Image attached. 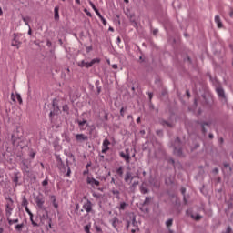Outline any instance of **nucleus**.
I'll use <instances>...</instances> for the list:
<instances>
[{"label": "nucleus", "mask_w": 233, "mask_h": 233, "mask_svg": "<svg viewBox=\"0 0 233 233\" xmlns=\"http://www.w3.org/2000/svg\"><path fill=\"white\" fill-rule=\"evenodd\" d=\"M140 190H141L142 194H147V187H145V184H143L140 187Z\"/></svg>", "instance_id": "7c9ffc66"}, {"label": "nucleus", "mask_w": 233, "mask_h": 233, "mask_svg": "<svg viewBox=\"0 0 233 233\" xmlns=\"http://www.w3.org/2000/svg\"><path fill=\"white\" fill-rule=\"evenodd\" d=\"M16 100L18 101L19 105L23 104V98H21V95L16 94Z\"/></svg>", "instance_id": "c85d7f7f"}, {"label": "nucleus", "mask_w": 233, "mask_h": 233, "mask_svg": "<svg viewBox=\"0 0 233 233\" xmlns=\"http://www.w3.org/2000/svg\"><path fill=\"white\" fill-rule=\"evenodd\" d=\"M21 45V42L17 39H13L11 42V46H17L19 48V46Z\"/></svg>", "instance_id": "6ab92c4d"}, {"label": "nucleus", "mask_w": 233, "mask_h": 233, "mask_svg": "<svg viewBox=\"0 0 233 233\" xmlns=\"http://www.w3.org/2000/svg\"><path fill=\"white\" fill-rule=\"evenodd\" d=\"M22 21H24V23H25V25H26V26H30V24H28V23H30V17L29 16H23L22 17Z\"/></svg>", "instance_id": "aec40b11"}, {"label": "nucleus", "mask_w": 233, "mask_h": 233, "mask_svg": "<svg viewBox=\"0 0 233 233\" xmlns=\"http://www.w3.org/2000/svg\"><path fill=\"white\" fill-rule=\"evenodd\" d=\"M29 216H30V221H31L33 227H39V224H37V222H35V220H34V214L29 215Z\"/></svg>", "instance_id": "b1692460"}, {"label": "nucleus", "mask_w": 233, "mask_h": 233, "mask_svg": "<svg viewBox=\"0 0 233 233\" xmlns=\"http://www.w3.org/2000/svg\"><path fill=\"white\" fill-rule=\"evenodd\" d=\"M35 202L36 203L37 207L43 208V205H45V197L42 195L37 196L35 198Z\"/></svg>", "instance_id": "1a4fd4ad"}, {"label": "nucleus", "mask_w": 233, "mask_h": 233, "mask_svg": "<svg viewBox=\"0 0 233 233\" xmlns=\"http://www.w3.org/2000/svg\"><path fill=\"white\" fill-rule=\"evenodd\" d=\"M76 139L79 143H83V141H88V137L85 134H76Z\"/></svg>", "instance_id": "9b49d317"}, {"label": "nucleus", "mask_w": 233, "mask_h": 233, "mask_svg": "<svg viewBox=\"0 0 233 233\" xmlns=\"http://www.w3.org/2000/svg\"><path fill=\"white\" fill-rule=\"evenodd\" d=\"M78 123V127L80 128V130H86V128H88V122L85 119H78L77 120Z\"/></svg>", "instance_id": "9d476101"}, {"label": "nucleus", "mask_w": 233, "mask_h": 233, "mask_svg": "<svg viewBox=\"0 0 233 233\" xmlns=\"http://www.w3.org/2000/svg\"><path fill=\"white\" fill-rule=\"evenodd\" d=\"M42 185H43V187H46V185H48V180H44L43 182H42Z\"/></svg>", "instance_id": "49530a36"}, {"label": "nucleus", "mask_w": 233, "mask_h": 233, "mask_svg": "<svg viewBox=\"0 0 233 233\" xmlns=\"http://www.w3.org/2000/svg\"><path fill=\"white\" fill-rule=\"evenodd\" d=\"M158 33H159V30L157 29L153 30V35H157Z\"/></svg>", "instance_id": "de8ad7c7"}, {"label": "nucleus", "mask_w": 233, "mask_h": 233, "mask_svg": "<svg viewBox=\"0 0 233 233\" xmlns=\"http://www.w3.org/2000/svg\"><path fill=\"white\" fill-rule=\"evenodd\" d=\"M83 208L87 212V214H90V212H92V202L87 200L86 203L83 205Z\"/></svg>", "instance_id": "f8f14e48"}, {"label": "nucleus", "mask_w": 233, "mask_h": 233, "mask_svg": "<svg viewBox=\"0 0 233 233\" xmlns=\"http://www.w3.org/2000/svg\"><path fill=\"white\" fill-rule=\"evenodd\" d=\"M55 19L56 21L59 19V7H55Z\"/></svg>", "instance_id": "a878e982"}, {"label": "nucleus", "mask_w": 233, "mask_h": 233, "mask_svg": "<svg viewBox=\"0 0 233 233\" xmlns=\"http://www.w3.org/2000/svg\"><path fill=\"white\" fill-rule=\"evenodd\" d=\"M162 127H167L168 128H172L173 127H176V119L174 118H168L167 120H162L161 122Z\"/></svg>", "instance_id": "423d86ee"}, {"label": "nucleus", "mask_w": 233, "mask_h": 233, "mask_svg": "<svg viewBox=\"0 0 233 233\" xmlns=\"http://www.w3.org/2000/svg\"><path fill=\"white\" fill-rule=\"evenodd\" d=\"M139 61H140V63H143L145 61V56H139Z\"/></svg>", "instance_id": "09e8293b"}, {"label": "nucleus", "mask_w": 233, "mask_h": 233, "mask_svg": "<svg viewBox=\"0 0 233 233\" xmlns=\"http://www.w3.org/2000/svg\"><path fill=\"white\" fill-rule=\"evenodd\" d=\"M216 92L219 99H223L227 103V95H225V89L221 86L216 88Z\"/></svg>", "instance_id": "0eeeda50"}, {"label": "nucleus", "mask_w": 233, "mask_h": 233, "mask_svg": "<svg viewBox=\"0 0 233 233\" xmlns=\"http://www.w3.org/2000/svg\"><path fill=\"white\" fill-rule=\"evenodd\" d=\"M94 12L96 14L97 17H102L103 15H101V13H99V10L96 8V9H94Z\"/></svg>", "instance_id": "f704fd0d"}, {"label": "nucleus", "mask_w": 233, "mask_h": 233, "mask_svg": "<svg viewBox=\"0 0 233 233\" xmlns=\"http://www.w3.org/2000/svg\"><path fill=\"white\" fill-rule=\"evenodd\" d=\"M96 63H101V59L95 58V59L91 60V62H86L85 67L90 68V67L94 66V65H96Z\"/></svg>", "instance_id": "ddd939ff"}, {"label": "nucleus", "mask_w": 233, "mask_h": 233, "mask_svg": "<svg viewBox=\"0 0 233 233\" xmlns=\"http://www.w3.org/2000/svg\"><path fill=\"white\" fill-rule=\"evenodd\" d=\"M120 157L126 161V163H130V159L132 157H136V149L131 148V149H126V152H120Z\"/></svg>", "instance_id": "f03ea898"}, {"label": "nucleus", "mask_w": 233, "mask_h": 233, "mask_svg": "<svg viewBox=\"0 0 233 233\" xmlns=\"http://www.w3.org/2000/svg\"><path fill=\"white\" fill-rule=\"evenodd\" d=\"M25 227V224H17L15 228L17 232H21V230H23V228Z\"/></svg>", "instance_id": "5701e85b"}, {"label": "nucleus", "mask_w": 233, "mask_h": 233, "mask_svg": "<svg viewBox=\"0 0 233 233\" xmlns=\"http://www.w3.org/2000/svg\"><path fill=\"white\" fill-rule=\"evenodd\" d=\"M88 3L90 6L93 8V10H96L97 7H96V5L93 4L92 0H88Z\"/></svg>", "instance_id": "72a5a7b5"}, {"label": "nucleus", "mask_w": 233, "mask_h": 233, "mask_svg": "<svg viewBox=\"0 0 233 233\" xmlns=\"http://www.w3.org/2000/svg\"><path fill=\"white\" fill-rule=\"evenodd\" d=\"M50 116H57V113H55L54 111H51Z\"/></svg>", "instance_id": "13d9d810"}, {"label": "nucleus", "mask_w": 233, "mask_h": 233, "mask_svg": "<svg viewBox=\"0 0 233 233\" xmlns=\"http://www.w3.org/2000/svg\"><path fill=\"white\" fill-rule=\"evenodd\" d=\"M183 143L181 142V139H179V137H177L174 143V154L175 156H183V150H181V147H182Z\"/></svg>", "instance_id": "39448f33"}, {"label": "nucleus", "mask_w": 233, "mask_h": 233, "mask_svg": "<svg viewBox=\"0 0 233 233\" xmlns=\"http://www.w3.org/2000/svg\"><path fill=\"white\" fill-rule=\"evenodd\" d=\"M229 17H231V19L233 18V8L232 7L229 8Z\"/></svg>", "instance_id": "58836bf2"}, {"label": "nucleus", "mask_w": 233, "mask_h": 233, "mask_svg": "<svg viewBox=\"0 0 233 233\" xmlns=\"http://www.w3.org/2000/svg\"><path fill=\"white\" fill-rule=\"evenodd\" d=\"M127 228L132 233H136V230H137V221H136V216L134 214L130 215V220L127 222Z\"/></svg>", "instance_id": "7ed1b4c3"}, {"label": "nucleus", "mask_w": 233, "mask_h": 233, "mask_svg": "<svg viewBox=\"0 0 233 233\" xmlns=\"http://www.w3.org/2000/svg\"><path fill=\"white\" fill-rule=\"evenodd\" d=\"M203 134H207V128L210 127V122H200Z\"/></svg>", "instance_id": "f3484780"}, {"label": "nucleus", "mask_w": 233, "mask_h": 233, "mask_svg": "<svg viewBox=\"0 0 233 233\" xmlns=\"http://www.w3.org/2000/svg\"><path fill=\"white\" fill-rule=\"evenodd\" d=\"M29 156H30V157H32V159H34V157H35V153L33 152V153H31Z\"/></svg>", "instance_id": "603ef678"}, {"label": "nucleus", "mask_w": 233, "mask_h": 233, "mask_svg": "<svg viewBox=\"0 0 233 233\" xmlns=\"http://www.w3.org/2000/svg\"><path fill=\"white\" fill-rule=\"evenodd\" d=\"M91 227H92V226H91L90 224L85 226V228H84L85 232H86V233H92V232H90V228H91Z\"/></svg>", "instance_id": "bb28decb"}, {"label": "nucleus", "mask_w": 233, "mask_h": 233, "mask_svg": "<svg viewBox=\"0 0 233 233\" xmlns=\"http://www.w3.org/2000/svg\"><path fill=\"white\" fill-rule=\"evenodd\" d=\"M76 5H81V0H76Z\"/></svg>", "instance_id": "e2e57ef3"}, {"label": "nucleus", "mask_w": 233, "mask_h": 233, "mask_svg": "<svg viewBox=\"0 0 233 233\" xmlns=\"http://www.w3.org/2000/svg\"><path fill=\"white\" fill-rule=\"evenodd\" d=\"M17 181H19V177H15L14 178V182H15V183H17Z\"/></svg>", "instance_id": "4d7b16f0"}, {"label": "nucleus", "mask_w": 233, "mask_h": 233, "mask_svg": "<svg viewBox=\"0 0 233 233\" xmlns=\"http://www.w3.org/2000/svg\"><path fill=\"white\" fill-rule=\"evenodd\" d=\"M110 223L112 225L113 228H115L116 230H117V227L119 225V218H117L116 217L113 218L110 220Z\"/></svg>", "instance_id": "2eb2a0df"}, {"label": "nucleus", "mask_w": 233, "mask_h": 233, "mask_svg": "<svg viewBox=\"0 0 233 233\" xmlns=\"http://www.w3.org/2000/svg\"><path fill=\"white\" fill-rule=\"evenodd\" d=\"M7 221L9 225H13L14 223H19V218L11 219L10 217H7Z\"/></svg>", "instance_id": "4be33fe9"}, {"label": "nucleus", "mask_w": 233, "mask_h": 233, "mask_svg": "<svg viewBox=\"0 0 233 233\" xmlns=\"http://www.w3.org/2000/svg\"><path fill=\"white\" fill-rule=\"evenodd\" d=\"M157 136L163 137V130H157Z\"/></svg>", "instance_id": "4c0bfd02"}, {"label": "nucleus", "mask_w": 233, "mask_h": 233, "mask_svg": "<svg viewBox=\"0 0 233 233\" xmlns=\"http://www.w3.org/2000/svg\"><path fill=\"white\" fill-rule=\"evenodd\" d=\"M124 179L126 183H132V179H134V177H132V173L127 172Z\"/></svg>", "instance_id": "a211bd4d"}, {"label": "nucleus", "mask_w": 233, "mask_h": 233, "mask_svg": "<svg viewBox=\"0 0 233 233\" xmlns=\"http://www.w3.org/2000/svg\"><path fill=\"white\" fill-rule=\"evenodd\" d=\"M5 203V216L6 218H10L12 216V212L14 211V200L11 198H6Z\"/></svg>", "instance_id": "20e7f679"}, {"label": "nucleus", "mask_w": 233, "mask_h": 233, "mask_svg": "<svg viewBox=\"0 0 233 233\" xmlns=\"http://www.w3.org/2000/svg\"><path fill=\"white\" fill-rule=\"evenodd\" d=\"M192 218H193V219H195V221H199V219H201V215H197V216H195L194 217V215H192Z\"/></svg>", "instance_id": "473e14b6"}, {"label": "nucleus", "mask_w": 233, "mask_h": 233, "mask_svg": "<svg viewBox=\"0 0 233 233\" xmlns=\"http://www.w3.org/2000/svg\"><path fill=\"white\" fill-rule=\"evenodd\" d=\"M25 212H27V214H28L29 216H32V215H33V214H32V211L29 210L28 207H25Z\"/></svg>", "instance_id": "a19ab883"}, {"label": "nucleus", "mask_w": 233, "mask_h": 233, "mask_svg": "<svg viewBox=\"0 0 233 233\" xmlns=\"http://www.w3.org/2000/svg\"><path fill=\"white\" fill-rule=\"evenodd\" d=\"M28 35H32V28H30V26H29V30H28Z\"/></svg>", "instance_id": "680f3d73"}, {"label": "nucleus", "mask_w": 233, "mask_h": 233, "mask_svg": "<svg viewBox=\"0 0 233 233\" xmlns=\"http://www.w3.org/2000/svg\"><path fill=\"white\" fill-rule=\"evenodd\" d=\"M85 65H86V62L82 61V62L80 63L79 66H85Z\"/></svg>", "instance_id": "864d4df0"}, {"label": "nucleus", "mask_w": 233, "mask_h": 233, "mask_svg": "<svg viewBox=\"0 0 233 233\" xmlns=\"http://www.w3.org/2000/svg\"><path fill=\"white\" fill-rule=\"evenodd\" d=\"M127 207H128V204H127L126 202H121L118 209L125 210V208H127Z\"/></svg>", "instance_id": "393cba45"}, {"label": "nucleus", "mask_w": 233, "mask_h": 233, "mask_svg": "<svg viewBox=\"0 0 233 233\" xmlns=\"http://www.w3.org/2000/svg\"><path fill=\"white\" fill-rule=\"evenodd\" d=\"M187 61H188V63L192 64V58H190V56L188 55H187Z\"/></svg>", "instance_id": "a18cd8bd"}, {"label": "nucleus", "mask_w": 233, "mask_h": 233, "mask_svg": "<svg viewBox=\"0 0 233 233\" xmlns=\"http://www.w3.org/2000/svg\"><path fill=\"white\" fill-rule=\"evenodd\" d=\"M109 145H110V140L106 138L102 144V154H106L108 150H110V147H108Z\"/></svg>", "instance_id": "6e6552de"}, {"label": "nucleus", "mask_w": 233, "mask_h": 233, "mask_svg": "<svg viewBox=\"0 0 233 233\" xmlns=\"http://www.w3.org/2000/svg\"><path fill=\"white\" fill-rule=\"evenodd\" d=\"M215 23L217 24L218 28H223V22H221L219 15H215Z\"/></svg>", "instance_id": "dca6fc26"}, {"label": "nucleus", "mask_w": 233, "mask_h": 233, "mask_svg": "<svg viewBox=\"0 0 233 233\" xmlns=\"http://www.w3.org/2000/svg\"><path fill=\"white\" fill-rule=\"evenodd\" d=\"M140 122H141V118L138 117V118L137 119V123H140Z\"/></svg>", "instance_id": "338daca9"}, {"label": "nucleus", "mask_w": 233, "mask_h": 233, "mask_svg": "<svg viewBox=\"0 0 233 233\" xmlns=\"http://www.w3.org/2000/svg\"><path fill=\"white\" fill-rule=\"evenodd\" d=\"M3 232H5V229L0 227V233H3Z\"/></svg>", "instance_id": "0e129e2a"}, {"label": "nucleus", "mask_w": 233, "mask_h": 233, "mask_svg": "<svg viewBox=\"0 0 233 233\" xmlns=\"http://www.w3.org/2000/svg\"><path fill=\"white\" fill-rule=\"evenodd\" d=\"M86 174H88V169L84 171V176L86 175Z\"/></svg>", "instance_id": "69168bd1"}, {"label": "nucleus", "mask_w": 233, "mask_h": 233, "mask_svg": "<svg viewBox=\"0 0 233 233\" xmlns=\"http://www.w3.org/2000/svg\"><path fill=\"white\" fill-rule=\"evenodd\" d=\"M127 17H129V19H130L131 21H133V19H134V15L129 14V15H127Z\"/></svg>", "instance_id": "3c124183"}, {"label": "nucleus", "mask_w": 233, "mask_h": 233, "mask_svg": "<svg viewBox=\"0 0 233 233\" xmlns=\"http://www.w3.org/2000/svg\"><path fill=\"white\" fill-rule=\"evenodd\" d=\"M63 112H65L67 116L70 114V107H68V105H64L62 107Z\"/></svg>", "instance_id": "412c9836"}, {"label": "nucleus", "mask_w": 233, "mask_h": 233, "mask_svg": "<svg viewBox=\"0 0 233 233\" xmlns=\"http://www.w3.org/2000/svg\"><path fill=\"white\" fill-rule=\"evenodd\" d=\"M125 110H127L125 107H122L120 110V115L125 116Z\"/></svg>", "instance_id": "79ce46f5"}, {"label": "nucleus", "mask_w": 233, "mask_h": 233, "mask_svg": "<svg viewBox=\"0 0 233 233\" xmlns=\"http://www.w3.org/2000/svg\"><path fill=\"white\" fill-rule=\"evenodd\" d=\"M186 95H187V97L188 99H190L191 95H190V91H189V90H187V91H186Z\"/></svg>", "instance_id": "c03bdc74"}, {"label": "nucleus", "mask_w": 233, "mask_h": 233, "mask_svg": "<svg viewBox=\"0 0 233 233\" xmlns=\"http://www.w3.org/2000/svg\"><path fill=\"white\" fill-rule=\"evenodd\" d=\"M152 96H153L152 93H148V96H149L150 101H152Z\"/></svg>", "instance_id": "bf43d9fd"}, {"label": "nucleus", "mask_w": 233, "mask_h": 233, "mask_svg": "<svg viewBox=\"0 0 233 233\" xmlns=\"http://www.w3.org/2000/svg\"><path fill=\"white\" fill-rule=\"evenodd\" d=\"M219 169L218 167L213 169V174H218Z\"/></svg>", "instance_id": "8fccbe9b"}, {"label": "nucleus", "mask_w": 233, "mask_h": 233, "mask_svg": "<svg viewBox=\"0 0 233 233\" xmlns=\"http://www.w3.org/2000/svg\"><path fill=\"white\" fill-rule=\"evenodd\" d=\"M70 174H72V170H70V167H68L67 173L66 174V176L67 177H70Z\"/></svg>", "instance_id": "ea45409f"}, {"label": "nucleus", "mask_w": 233, "mask_h": 233, "mask_svg": "<svg viewBox=\"0 0 233 233\" xmlns=\"http://www.w3.org/2000/svg\"><path fill=\"white\" fill-rule=\"evenodd\" d=\"M116 174H117L118 176H120V177H123V168H122V167H118V168L116 169Z\"/></svg>", "instance_id": "cd10ccee"}, {"label": "nucleus", "mask_w": 233, "mask_h": 233, "mask_svg": "<svg viewBox=\"0 0 233 233\" xmlns=\"http://www.w3.org/2000/svg\"><path fill=\"white\" fill-rule=\"evenodd\" d=\"M99 19H101L102 24L104 25V26H106V19H105V17L101 16Z\"/></svg>", "instance_id": "e433bc0d"}, {"label": "nucleus", "mask_w": 233, "mask_h": 233, "mask_svg": "<svg viewBox=\"0 0 233 233\" xmlns=\"http://www.w3.org/2000/svg\"><path fill=\"white\" fill-rule=\"evenodd\" d=\"M112 68H114V70H117V64H114V65L112 66Z\"/></svg>", "instance_id": "5fc2aeb1"}, {"label": "nucleus", "mask_w": 233, "mask_h": 233, "mask_svg": "<svg viewBox=\"0 0 233 233\" xmlns=\"http://www.w3.org/2000/svg\"><path fill=\"white\" fill-rule=\"evenodd\" d=\"M22 170L23 172H26V174H28V166H25Z\"/></svg>", "instance_id": "37998d69"}, {"label": "nucleus", "mask_w": 233, "mask_h": 233, "mask_svg": "<svg viewBox=\"0 0 233 233\" xmlns=\"http://www.w3.org/2000/svg\"><path fill=\"white\" fill-rule=\"evenodd\" d=\"M185 192H187V189H186L185 187H182V188H181V193H182V194H185Z\"/></svg>", "instance_id": "6e6d98bb"}, {"label": "nucleus", "mask_w": 233, "mask_h": 233, "mask_svg": "<svg viewBox=\"0 0 233 233\" xmlns=\"http://www.w3.org/2000/svg\"><path fill=\"white\" fill-rule=\"evenodd\" d=\"M0 15H3V9L0 7Z\"/></svg>", "instance_id": "774afa93"}, {"label": "nucleus", "mask_w": 233, "mask_h": 233, "mask_svg": "<svg viewBox=\"0 0 233 233\" xmlns=\"http://www.w3.org/2000/svg\"><path fill=\"white\" fill-rule=\"evenodd\" d=\"M173 219L172 218H169L168 220H167L166 222V226L168 228V227H172V223H173Z\"/></svg>", "instance_id": "c756f323"}, {"label": "nucleus", "mask_w": 233, "mask_h": 233, "mask_svg": "<svg viewBox=\"0 0 233 233\" xmlns=\"http://www.w3.org/2000/svg\"><path fill=\"white\" fill-rule=\"evenodd\" d=\"M209 139H214V135L212 133L209 134Z\"/></svg>", "instance_id": "052dcab7"}, {"label": "nucleus", "mask_w": 233, "mask_h": 233, "mask_svg": "<svg viewBox=\"0 0 233 233\" xmlns=\"http://www.w3.org/2000/svg\"><path fill=\"white\" fill-rule=\"evenodd\" d=\"M203 102L201 101V97L198 95L194 98L193 106H191L192 112L196 114V116H201L203 114V109L198 108L199 105L206 106L208 110L214 109V96L210 93L202 95Z\"/></svg>", "instance_id": "f257e3e1"}, {"label": "nucleus", "mask_w": 233, "mask_h": 233, "mask_svg": "<svg viewBox=\"0 0 233 233\" xmlns=\"http://www.w3.org/2000/svg\"><path fill=\"white\" fill-rule=\"evenodd\" d=\"M53 206L55 208H58L59 205L56 202V197H53Z\"/></svg>", "instance_id": "2f4dec72"}, {"label": "nucleus", "mask_w": 233, "mask_h": 233, "mask_svg": "<svg viewBox=\"0 0 233 233\" xmlns=\"http://www.w3.org/2000/svg\"><path fill=\"white\" fill-rule=\"evenodd\" d=\"M84 12H85V14H86V15H87L88 17H92V13L89 12L88 9H84Z\"/></svg>", "instance_id": "c9c22d12"}, {"label": "nucleus", "mask_w": 233, "mask_h": 233, "mask_svg": "<svg viewBox=\"0 0 233 233\" xmlns=\"http://www.w3.org/2000/svg\"><path fill=\"white\" fill-rule=\"evenodd\" d=\"M87 183L88 185H91L92 187H99V181L96 180L93 177H87Z\"/></svg>", "instance_id": "4468645a"}]
</instances>
